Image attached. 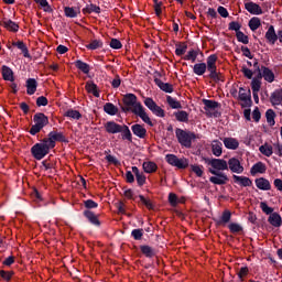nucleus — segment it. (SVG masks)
Returning a JSON list of instances; mask_svg holds the SVG:
<instances>
[{"mask_svg":"<svg viewBox=\"0 0 282 282\" xmlns=\"http://www.w3.org/2000/svg\"><path fill=\"white\" fill-rule=\"evenodd\" d=\"M206 164L210 166L208 171L212 173V177H209V182L212 184H216L218 186H224V184H228V175L223 173L221 171H228V162L224 159H208L206 160Z\"/></svg>","mask_w":282,"mask_h":282,"instance_id":"1","label":"nucleus"},{"mask_svg":"<svg viewBox=\"0 0 282 282\" xmlns=\"http://www.w3.org/2000/svg\"><path fill=\"white\" fill-rule=\"evenodd\" d=\"M206 69L209 72L208 78L214 80V83H219V80H221V73L217 72V55L208 56L207 65L206 63H198L193 67V72L196 76H204V74H206Z\"/></svg>","mask_w":282,"mask_h":282,"instance_id":"2","label":"nucleus"},{"mask_svg":"<svg viewBox=\"0 0 282 282\" xmlns=\"http://www.w3.org/2000/svg\"><path fill=\"white\" fill-rule=\"evenodd\" d=\"M175 133L180 144L185 147V149H191V147H193V140H197V134H195V132L177 128Z\"/></svg>","mask_w":282,"mask_h":282,"instance_id":"3","label":"nucleus"},{"mask_svg":"<svg viewBox=\"0 0 282 282\" xmlns=\"http://www.w3.org/2000/svg\"><path fill=\"white\" fill-rule=\"evenodd\" d=\"M165 160L167 164H170L171 166H175L176 169H188V159L186 158L180 159L175 154H167L165 155Z\"/></svg>","mask_w":282,"mask_h":282,"instance_id":"4","label":"nucleus"},{"mask_svg":"<svg viewBox=\"0 0 282 282\" xmlns=\"http://www.w3.org/2000/svg\"><path fill=\"white\" fill-rule=\"evenodd\" d=\"M123 104H124V106L121 107V109L124 113H127L129 111H133V109H135V107H138V105H142V104L138 102V97L133 94L126 95L123 97Z\"/></svg>","mask_w":282,"mask_h":282,"instance_id":"5","label":"nucleus"},{"mask_svg":"<svg viewBox=\"0 0 282 282\" xmlns=\"http://www.w3.org/2000/svg\"><path fill=\"white\" fill-rule=\"evenodd\" d=\"M144 105L145 107H148V109H150V111H152V113H154V116H158L159 118H164L165 116L164 109L158 106V104L153 101V98H150V97L145 98Z\"/></svg>","mask_w":282,"mask_h":282,"instance_id":"6","label":"nucleus"},{"mask_svg":"<svg viewBox=\"0 0 282 282\" xmlns=\"http://www.w3.org/2000/svg\"><path fill=\"white\" fill-rule=\"evenodd\" d=\"M253 67L258 69V78H264L267 83H274V73L270 70L268 67H262V73L261 69H259V62L253 63Z\"/></svg>","mask_w":282,"mask_h":282,"instance_id":"7","label":"nucleus"},{"mask_svg":"<svg viewBox=\"0 0 282 282\" xmlns=\"http://www.w3.org/2000/svg\"><path fill=\"white\" fill-rule=\"evenodd\" d=\"M132 113H134V116H139L145 124L153 127V122L151 121V118H149L147 111H144V107H142V105H137L135 108L132 109Z\"/></svg>","mask_w":282,"mask_h":282,"instance_id":"8","label":"nucleus"},{"mask_svg":"<svg viewBox=\"0 0 282 282\" xmlns=\"http://www.w3.org/2000/svg\"><path fill=\"white\" fill-rule=\"evenodd\" d=\"M31 153L35 160H43L47 153H50L45 147L41 143H36L31 148Z\"/></svg>","mask_w":282,"mask_h":282,"instance_id":"9","label":"nucleus"},{"mask_svg":"<svg viewBox=\"0 0 282 282\" xmlns=\"http://www.w3.org/2000/svg\"><path fill=\"white\" fill-rule=\"evenodd\" d=\"M227 165H228V169L231 171V173H238V174L243 173V167L239 159H236V158L229 159Z\"/></svg>","mask_w":282,"mask_h":282,"instance_id":"10","label":"nucleus"},{"mask_svg":"<svg viewBox=\"0 0 282 282\" xmlns=\"http://www.w3.org/2000/svg\"><path fill=\"white\" fill-rule=\"evenodd\" d=\"M104 127L107 133L116 134L122 132V126L115 121H107Z\"/></svg>","mask_w":282,"mask_h":282,"instance_id":"11","label":"nucleus"},{"mask_svg":"<svg viewBox=\"0 0 282 282\" xmlns=\"http://www.w3.org/2000/svg\"><path fill=\"white\" fill-rule=\"evenodd\" d=\"M33 120L35 124H37V127H41L42 129L43 127H47V124H50V119L43 112L35 113Z\"/></svg>","mask_w":282,"mask_h":282,"instance_id":"12","label":"nucleus"},{"mask_svg":"<svg viewBox=\"0 0 282 282\" xmlns=\"http://www.w3.org/2000/svg\"><path fill=\"white\" fill-rule=\"evenodd\" d=\"M132 133L137 135V138H140L143 140V138H147V128L142 124L135 123L131 127Z\"/></svg>","mask_w":282,"mask_h":282,"instance_id":"13","label":"nucleus"},{"mask_svg":"<svg viewBox=\"0 0 282 282\" xmlns=\"http://www.w3.org/2000/svg\"><path fill=\"white\" fill-rule=\"evenodd\" d=\"M245 9L250 12V14H263V9L254 2L245 3Z\"/></svg>","mask_w":282,"mask_h":282,"instance_id":"14","label":"nucleus"},{"mask_svg":"<svg viewBox=\"0 0 282 282\" xmlns=\"http://www.w3.org/2000/svg\"><path fill=\"white\" fill-rule=\"evenodd\" d=\"M265 39L271 45H274L276 41H279V34H276V31H274V26L271 25L269 26L267 33H265Z\"/></svg>","mask_w":282,"mask_h":282,"instance_id":"15","label":"nucleus"},{"mask_svg":"<svg viewBox=\"0 0 282 282\" xmlns=\"http://www.w3.org/2000/svg\"><path fill=\"white\" fill-rule=\"evenodd\" d=\"M232 180L235 184H239L240 186H252V180L248 176H238L234 174Z\"/></svg>","mask_w":282,"mask_h":282,"instance_id":"16","label":"nucleus"},{"mask_svg":"<svg viewBox=\"0 0 282 282\" xmlns=\"http://www.w3.org/2000/svg\"><path fill=\"white\" fill-rule=\"evenodd\" d=\"M0 25L6 28V30H9V32H19V24L13 22L12 20L3 19V21H0Z\"/></svg>","mask_w":282,"mask_h":282,"instance_id":"17","label":"nucleus"},{"mask_svg":"<svg viewBox=\"0 0 282 282\" xmlns=\"http://www.w3.org/2000/svg\"><path fill=\"white\" fill-rule=\"evenodd\" d=\"M256 186L260 191H270L272 188L270 181L264 177L256 178Z\"/></svg>","mask_w":282,"mask_h":282,"instance_id":"18","label":"nucleus"},{"mask_svg":"<svg viewBox=\"0 0 282 282\" xmlns=\"http://www.w3.org/2000/svg\"><path fill=\"white\" fill-rule=\"evenodd\" d=\"M132 173H134L137 178V184L139 186H144V184H147V176H144V173L140 172L138 166H132Z\"/></svg>","mask_w":282,"mask_h":282,"instance_id":"19","label":"nucleus"},{"mask_svg":"<svg viewBox=\"0 0 282 282\" xmlns=\"http://www.w3.org/2000/svg\"><path fill=\"white\" fill-rule=\"evenodd\" d=\"M36 87H39V84L36 83V79L29 78L26 80V94L29 96H34V94H36Z\"/></svg>","mask_w":282,"mask_h":282,"instance_id":"20","label":"nucleus"},{"mask_svg":"<svg viewBox=\"0 0 282 282\" xmlns=\"http://www.w3.org/2000/svg\"><path fill=\"white\" fill-rule=\"evenodd\" d=\"M270 102L274 107L282 105V89H276L274 93L271 94Z\"/></svg>","mask_w":282,"mask_h":282,"instance_id":"21","label":"nucleus"},{"mask_svg":"<svg viewBox=\"0 0 282 282\" xmlns=\"http://www.w3.org/2000/svg\"><path fill=\"white\" fill-rule=\"evenodd\" d=\"M1 72H2L3 80H9L10 83H14V72L12 70V68L3 65Z\"/></svg>","mask_w":282,"mask_h":282,"instance_id":"22","label":"nucleus"},{"mask_svg":"<svg viewBox=\"0 0 282 282\" xmlns=\"http://www.w3.org/2000/svg\"><path fill=\"white\" fill-rule=\"evenodd\" d=\"M85 89L88 94H93L95 98H100V91H98V86L94 82H87Z\"/></svg>","mask_w":282,"mask_h":282,"instance_id":"23","label":"nucleus"},{"mask_svg":"<svg viewBox=\"0 0 282 282\" xmlns=\"http://www.w3.org/2000/svg\"><path fill=\"white\" fill-rule=\"evenodd\" d=\"M269 224H271V226H273L274 228H281L282 225V219H281V215L273 213L269 216L268 218Z\"/></svg>","mask_w":282,"mask_h":282,"instance_id":"24","label":"nucleus"},{"mask_svg":"<svg viewBox=\"0 0 282 282\" xmlns=\"http://www.w3.org/2000/svg\"><path fill=\"white\" fill-rule=\"evenodd\" d=\"M155 85L162 89V91H165L166 94H173V85L169 83H163L161 79L155 78L154 79Z\"/></svg>","mask_w":282,"mask_h":282,"instance_id":"25","label":"nucleus"},{"mask_svg":"<svg viewBox=\"0 0 282 282\" xmlns=\"http://www.w3.org/2000/svg\"><path fill=\"white\" fill-rule=\"evenodd\" d=\"M223 142L226 149H231L232 151L239 149V141H237L235 138H225Z\"/></svg>","mask_w":282,"mask_h":282,"instance_id":"26","label":"nucleus"},{"mask_svg":"<svg viewBox=\"0 0 282 282\" xmlns=\"http://www.w3.org/2000/svg\"><path fill=\"white\" fill-rule=\"evenodd\" d=\"M12 45L13 47H18V50H21L24 58H30V51L23 41L13 42Z\"/></svg>","mask_w":282,"mask_h":282,"instance_id":"27","label":"nucleus"},{"mask_svg":"<svg viewBox=\"0 0 282 282\" xmlns=\"http://www.w3.org/2000/svg\"><path fill=\"white\" fill-rule=\"evenodd\" d=\"M48 138L56 144V142H65V134L58 131H51Z\"/></svg>","mask_w":282,"mask_h":282,"instance_id":"28","label":"nucleus"},{"mask_svg":"<svg viewBox=\"0 0 282 282\" xmlns=\"http://www.w3.org/2000/svg\"><path fill=\"white\" fill-rule=\"evenodd\" d=\"M265 171H268V167L263 162H258L251 167L250 173L251 175H257V173H265Z\"/></svg>","mask_w":282,"mask_h":282,"instance_id":"29","label":"nucleus"},{"mask_svg":"<svg viewBox=\"0 0 282 282\" xmlns=\"http://www.w3.org/2000/svg\"><path fill=\"white\" fill-rule=\"evenodd\" d=\"M142 166L144 173H155V171H158V164L153 161H145Z\"/></svg>","mask_w":282,"mask_h":282,"instance_id":"30","label":"nucleus"},{"mask_svg":"<svg viewBox=\"0 0 282 282\" xmlns=\"http://www.w3.org/2000/svg\"><path fill=\"white\" fill-rule=\"evenodd\" d=\"M203 105H205V111H215V109L219 108V102L215 100L204 99Z\"/></svg>","mask_w":282,"mask_h":282,"instance_id":"31","label":"nucleus"},{"mask_svg":"<svg viewBox=\"0 0 282 282\" xmlns=\"http://www.w3.org/2000/svg\"><path fill=\"white\" fill-rule=\"evenodd\" d=\"M265 118L269 127H274L276 124V121L274 120L276 118V112L272 109H268L265 112Z\"/></svg>","mask_w":282,"mask_h":282,"instance_id":"32","label":"nucleus"},{"mask_svg":"<svg viewBox=\"0 0 282 282\" xmlns=\"http://www.w3.org/2000/svg\"><path fill=\"white\" fill-rule=\"evenodd\" d=\"M232 214L230 210H225L220 217V220L217 221V226H226L230 221Z\"/></svg>","mask_w":282,"mask_h":282,"instance_id":"33","label":"nucleus"},{"mask_svg":"<svg viewBox=\"0 0 282 282\" xmlns=\"http://www.w3.org/2000/svg\"><path fill=\"white\" fill-rule=\"evenodd\" d=\"M65 17H68L69 19H76L78 14H80V9H74L72 7L64 8Z\"/></svg>","mask_w":282,"mask_h":282,"instance_id":"34","label":"nucleus"},{"mask_svg":"<svg viewBox=\"0 0 282 282\" xmlns=\"http://www.w3.org/2000/svg\"><path fill=\"white\" fill-rule=\"evenodd\" d=\"M121 135L122 140H128V142H133V137L131 134V130H129V127L127 124H122L121 127Z\"/></svg>","mask_w":282,"mask_h":282,"instance_id":"35","label":"nucleus"},{"mask_svg":"<svg viewBox=\"0 0 282 282\" xmlns=\"http://www.w3.org/2000/svg\"><path fill=\"white\" fill-rule=\"evenodd\" d=\"M84 215H85V217L88 218L90 224H94L95 226H100V220H98V216H96V214H94V212L86 210V212H84Z\"/></svg>","mask_w":282,"mask_h":282,"instance_id":"36","label":"nucleus"},{"mask_svg":"<svg viewBox=\"0 0 282 282\" xmlns=\"http://www.w3.org/2000/svg\"><path fill=\"white\" fill-rule=\"evenodd\" d=\"M259 151L262 153V155H265V158H270L274 153L272 145L268 143L261 145Z\"/></svg>","mask_w":282,"mask_h":282,"instance_id":"37","label":"nucleus"},{"mask_svg":"<svg viewBox=\"0 0 282 282\" xmlns=\"http://www.w3.org/2000/svg\"><path fill=\"white\" fill-rule=\"evenodd\" d=\"M212 151H213V154L216 155V158H219L223 153L221 142H219L218 140L213 141Z\"/></svg>","mask_w":282,"mask_h":282,"instance_id":"38","label":"nucleus"},{"mask_svg":"<svg viewBox=\"0 0 282 282\" xmlns=\"http://www.w3.org/2000/svg\"><path fill=\"white\" fill-rule=\"evenodd\" d=\"M140 250L144 257H148L149 259L155 257V250L149 246H141Z\"/></svg>","mask_w":282,"mask_h":282,"instance_id":"39","label":"nucleus"},{"mask_svg":"<svg viewBox=\"0 0 282 282\" xmlns=\"http://www.w3.org/2000/svg\"><path fill=\"white\" fill-rule=\"evenodd\" d=\"M64 116L66 118H73V120H80L83 118V115H80V111L78 110H74V109H69L67 110Z\"/></svg>","mask_w":282,"mask_h":282,"instance_id":"40","label":"nucleus"},{"mask_svg":"<svg viewBox=\"0 0 282 282\" xmlns=\"http://www.w3.org/2000/svg\"><path fill=\"white\" fill-rule=\"evenodd\" d=\"M104 111H106V113H108L109 116H116V113H118V107H116L111 102H107L104 106Z\"/></svg>","mask_w":282,"mask_h":282,"instance_id":"41","label":"nucleus"},{"mask_svg":"<svg viewBox=\"0 0 282 282\" xmlns=\"http://www.w3.org/2000/svg\"><path fill=\"white\" fill-rule=\"evenodd\" d=\"M91 12H96V14H100V7L96 4H88L83 9L84 14H91Z\"/></svg>","mask_w":282,"mask_h":282,"instance_id":"42","label":"nucleus"},{"mask_svg":"<svg viewBox=\"0 0 282 282\" xmlns=\"http://www.w3.org/2000/svg\"><path fill=\"white\" fill-rule=\"evenodd\" d=\"M166 102L171 109H182V104L171 96L166 97Z\"/></svg>","mask_w":282,"mask_h":282,"instance_id":"43","label":"nucleus"},{"mask_svg":"<svg viewBox=\"0 0 282 282\" xmlns=\"http://www.w3.org/2000/svg\"><path fill=\"white\" fill-rule=\"evenodd\" d=\"M75 67H77V69H80V72H83L84 74H89V66L87 63L78 59L75 62Z\"/></svg>","mask_w":282,"mask_h":282,"instance_id":"44","label":"nucleus"},{"mask_svg":"<svg viewBox=\"0 0 282 282\" xmlns=\"http://www.w3.org/2000/svg\"><path fill=\"white\" fill-rule=\"evenodd\" d=\"M249 28L252 32H256V30H259L261 28V19L259 18H252L249 21Z\"/></svg>","mask_w":282,"mask_h":282,"instance_id":"45","label":"nucleus"},{"mask_svg":"<svg viewBox=\"0 0 282 282\" xmlns=\"http://www.w3.org/2000/svg\"><path fill=\"white\" fill-rule=\"evenodd\" d=\"M41 144H43L44 149L47 150L48 152L51 149H54V147H56V143H54V141L50 137L44 138Z\"/></svg>","mask_w":282,"mask_h":282,"instance_id":"46","label":"nucleus"},{"mask_svg":"<svg viewBox=\"0 0 282 282\" xmlns=\"http://www.w3.org/2000/svg\"><path fill=\"white\" fill-rule=\"evenodd\" d=\"M174 116L178 122H186L188 120V112L184 110L175 112Z\"/></svg>","mask_w":282,"mask_h":282,"instance_id":"47","label":"nucleus"},{"mask_svg":"<svg viewBox=\"0 0 282 282\" xmlns=\"http://www.w3.org/2000/svg\"><path fill=\"white\" fill-rule=\"evenodd\" d=\"M87 50H100L102 47V41L93 40L89 44L86 45Z\"/></svg>","mask_w":282,"mask_h":282,"instance_id":"48","label":"nucleus"},{"mask_svg":"<svg viewBox=\"0 0 282 282\" xmlns=\"http://www.w3.org/2000/svg\"><path fill=\"white\" fill-rule=\"evenodd\" d=\"M239 98L242 100V102H250V90L246 93V89L240 88L239 89Z\"/></svg>","mask_w":282,"mask_h":282,"instance_id":"49","label":"nucleus"},{"mask_svg":"<svg viewBox=\"0 0 282 282\" xmlns=\"http://www.w3.org/2000/svg\"><path fill=\"white\" fill-rule=\"evenodd\" d=\"M236 37H237V41H239V43H243V45H248V43H250L248 35H245V33L241 31H238L236 33Z\"/></svg>","mask_w":282,"mask_h":282,"instance_id":"50","label":"nucleus"},{"mask_svg":"<svg viewBox=\"0 0 282 282\" xmlns=\"http://www.w3.org/2000/svg\"><path fill=\"white\" fill-rule=\"evenodd\" d=\"M198 52L195 50L188 51L187 55L185 56V61H192V63H195L197 61Z\"/></svg>","mask_w":282,"mask_h":282,"instance_id":"51","label":"nucleus"},{"mask_svg":"<svg viewBox=\"0 0 282 282\" xmlns=\"http://www.w3.org/2000/svg\"><path fill=\"white\" fill-rule=\"evenodd\" d=\"M230 232H241V230H243V227H241V225L237 224V223H231L228 226Z\"/></svg>","mask_w":282,"mask_h":282,"instance_id":"52","label":"nucleus"},{"mask_svg":"<svg viewBox=\"0 0 282 282\" xmlns=\"http://www.w3.org/2000/svg\"><path fill=\"white\" fill-rule=\"evenodd\" d=\"M131 235L135 241H140L144 235V229H134L132 230Z\"/></svg>","mask_w":282,"mask_h":282,"instance_id":"53","label":"nucleus"},{"mask_svg":"<svg viewBox=\"0 0 282 282\" xmlns=\"http://www.w3.org/2000/svg\"><path fill=\"white\" fill-rule=\"evenodd\" d=\"M35 3H39L42 8H44V12H52V7L47 3V0H34Z\"/></svg>","mask_w":282,"mask_h":282,"instance_id":"54","label":"nucleus"},{"mask_svg":"<svg viewBox=\"0 0 282 282\" xmlns=\"http://www.w3.org/2000/svg\"><path fill=\"white\" fill-rule=\"evenodd\" d=\"M260 208L262 212L265 213V215H272L274 213V209L268 206V203H260Z\"/></svg>","mask_w":282,"mask_h":282,"instance_id":"55","label":"nucleus"},{"mask_svg":"<svg viewBox=\"0 0 282 282\" xmlns=\"http://www.w3.org/2000/svg\"><path fill=\"white\" fill-rule=\"evenodd\" d=\"M191 169H192L193 173H195V175H197V177H202V175H204V166L191 165Z\"/></svg>","mask_w":282,"mask_h":282,"instance_id":"56","label":"nucleus"},{"mask_svg":"<svg viewBox=\"0 0 282 282\" xmlns=\"http://www.w3.org/2000/svg\"><path fill=\"white\" fill-rule=\"evenodd\" d=\"M188 48V46L186 44L183 45H178L175 50V54L176 56H184V54H186V50Z\"/></svg>","mask_w":282,"mask_h":282,"instance_id":"57","label":"nucleus"},{"mask_svg":"<svg viewBox=\"0 0 282 282\" xmlns=\"http://www.w3.org/2000/svg\"><path fill=\"white\" fill-rule=\"evenodd\" d=\"M251 89L252 91H260L261 89V80L253 78L251 82Z\"/></svg>","mask_w":282,"mask_h":282,"instance_id":"58","label":"nucleus"},{"mask_svg":"<svg viewBox=\"0 0 282 282\" xmlns=\"http://www.w3.org/2000/svg\"><path fill=\"white\" fill-rule=\"evenodd\" d=\"M140 202L144 204L148 210H153V203L150 199H145L143 195H139Z\"/></svg>","mask_w":282,"mask_h":282,"instance_id":"59","label":"nucleus"},{"mask_svg":"<svg viewBox=\"0 0 282 282\" xmlns=\"http://www.w3.org/2000/svg\"><path fill=\"white\" fill-rule=\"evenodd\" d=\"M110 47H112V50H121L122 48V43L118 39H112L110 41Z\"/></svg>","mask_w":282,"mask_h":282,"instance_id":"60","label":"nucleus"},{"mask_svg":"<svg viewBox=\"0 0 282 282\" xmlns=\"http://www.w3.org/2000/svg\"><path fill=\"white\" fill-rule=\"evenodd\" d=\"M14 272L12 271H4V270H1L0 271V276H2L4 279V281H10V279H12Z\"/></svg>","mask_w":282,"mask_h":282,"instance_id":"61","label":"nucleus"},{"mask_svg":"<svg viewBox=\"0 0 282 282\" xmlns=\"http://www.w3.org/2000/svg\"><path fill=\"white\" fill-rule=\"evenodd\" d=\"M37 107H47V99L44 96H41L36 99Z\"/></svg>","mask_w":282,"mask_h":282,"instance_id":"62","label":"nucleus"},{"mask_svg":"<svg viewBox=\"0 0 282 282\" xmlns=\"http://www.w3.org/2000/svg\"><path fill=\"white\" fill-rule=\"evenodd\" d=\"M84 206H86V208H98V203L88 199L84 202Z\"/></svg>","mask_w":282,"mask_h":282,"instance_id":"63","label":"nucleus"},{"mask_svg":"<svg viewBox=\"0 0 282 282\" xmlns=\"http://www.w3.org/2000/svg\"><path fill=\"white\" fill-rule=\"evenodd\" d=\"M229 30H232L237 33L239 30H241V24H239V22H230Z\"/></svg>","mask_w":282,"mask_h":282,"instance_id":"64","label":"nucleus"}]
</instances>
